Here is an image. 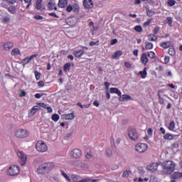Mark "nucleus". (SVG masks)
Segmentation results:
<instances>
[{"mask_svg":"<svg viewBox=\"0 0 182 182\" xmlns=\"http://www.w3.org/2000/svg\"><path fill=\"white\" fill-rule=\"evenodd\" d=\"M21 53V51L18 48H14L11 50V55L12 56H16V55H19Z\"/></svg>","mask_w":182,"mask_h":182,"instance_id":"obj_33","label":"nucleus"},{"mask_svg":"<svg viewBox=\"0 0 182 182\" xmlns=\"http://www.w3.org/2000/svg\"><path fill=\"white\" fill-rule=\"evenodd\" d=\"M117 43V39H112L111 41V45H116Z\"/></svg>","mask_w":182,"mask_h":182,"instance_id":"obj_64","label":"nucleus"},{"mask_svg":"<svg viewBox=\"0 0 182 182\" xmlns=\"http://www.w3.org/2000/svg\"><path fill=\"white\" fill-rule=\"evenodd\" d=\"M145 49H146V50H150V49H153V43L146 42L145 43Z\"/></svg>","mask_w":182,"mask_h":182,"instance_id":"obj_36","label":"nucleus"},{"mask_svg":"<svg viewBox=\"0 0 182 182\" xmlns=\"http://www.w3.org/2000/svg\"><path fill=\"white\" fill-rule=\"evenodd\" d=\"M66 5H68V0H59L58 6L59 8H65Z\"/></svg>","mask_w":182,"mask_h":182,"instance_id":"obj_22","label":"nucleus"},{"mask_svg":"<svg viewBox=\"0 0 182 182\" xmlns=\"http://www.w3.org/2000/svg\"><path fill=\"white\" fill-rule=\"evenodd\" d=\"M3 48L4 50H9L14 48V43L12 42H6L3 45Z\"/></svg>","mask_w":182,"mask_h":182,"instance_id":"obj_16","label":"nucleus"},{"mask_svg":"<svg viewBox=\"0 0 182 182\" xmlns=\"http://www.w3.org/2000/svg\"><path fill=\"white\" fill-rule=\"evenodd\" d=\"M34 74H35L36 80H39V79H41V74H40V73L38 72V71H35Z\"/></svg>","mask_w":182,"mask_h":182,"instance_id":"obj_51","label":"nucleus"},{"mask_svg":"<svg viewBox=\"0 0 182 182\" xmlns=\"http://www.w3.org/2000/svg\"><path fill=\"white\" fill-rule=\"evenodd\" d=\"M141 62L143 65H147V62H149V58H147V55H146V53H143L141 55Z\"/></svg>","mask_w":182,"mask_h":182,"instance_id":"obj_19","label":"nucleus"},{"mask_svg":"<svg viewBox=\"0 0 182 182\" xmlns=\"http://www.w3.org/2000/svg\"><path fill=\"white\" fill-rule=\"evenodd\" d=\"M19 166H16V165H12L11 166L8 171L7 173L9 174V176H18V174H19Z\"/></svg>","mask_w":182,"mask_h":182,"instance_id":"obj_7","label":"nucleus"},{"mask_svg":"<svg viewBox=\"0 0 182 182\" xmlns=\"http://www.w3.org/2000/svg\"><path fill=\"white\" fill-rule=\"evenodd\" d=\"M166 21H168V23L169 26H171V25L173 23V18L167 17Z\"/></svg>","mask_w":182,"mask_h":182,"instance_id":"obj_50","label":"nucleus"},{"mask_svg":"<svg viewBox=\"0 0 182 182\" xmlns=\"http://www.w3.org/2000/svg\"><path fill=\"white\" fill-rule=\"evenodd\" d=\"M19 96H20V97H24V96H26V92H25V90H21L20 91Z\"/></svg>","mask_w":182,"mask_h":182,"instance_id":"obj_53","label":"nucleus"},{"mask_svg":"<svg viewBox=\"0 0 182 182\" xmlns=\"http://www.w3.org/2000/svg\"><path fill=\"white\" fill-rule=\"evenodd\" d=\"M8 11L9 12H10V14H12L13 15H15V14H16V9L14 6L9 7Z\"/></svg>","mask_w":182,"mask_h":182,"instance_id":"obj_35","label":"nucleus"},{"mask_svg":"<svg viewBox=\"0 0 182 182\" xmlns=\"http://www.w3.org/2000/svg\"><path fill=\"white\" fill-rule=\"evenodd\" d=\"M160 166H161L164 174H171L176 170V162L173 161L168 160L162 163L160 162Z\"/></svg>","mask_w":182,"mask_h":182,"instance_id":"obj_1","label":"nucleus"},{"mask_svg":"<svg viewBox=\"0 0 182 182\" xmlns=\"http://www.w3.org/2000/svg\"><path fill=\"white\" fill-rule=\"evenodd\" d=\"M168 129L171 132H174V129H176V122H174V121H171L169 123V126L168 127Z\"/></svg>","mask_w":182,"mask_h":182,"instance_id":"obj_26","label":"nucleus"},{"mask_svg":"<svg viewBox=\"0 0 182 182\" xmlns=\"http://www.w3.org/2000/svg\"><path fill=\"white\" fill-rule=\"evenodd\" d=\"M105 154L106 156H107V157H110V156H112V149H107L105 151Z\"/></svg>","mask_w":182,"mask_h":182,"instance_id":"obj_47","label":"nucleus"},{"mask_svg":"<svg viewBox=\"0 0 182 182\" xmlns=\"http://www.w3.org/2000/svg\"><path fill=\"white\" fill-rule=\"evenodd\" d=\"M48 9L50 11H58V7H56V1L55 0H48V4H47Z\"/></svg>","mask_w":182,"mask_h":182,"instance_id":"obj_12","label":"nucleus"},{"mask_svg":"<svg viewBox=\"0 0 182 182\" xmlns=\"http://www.w3.org/2000/svg\"><path fill=\"white\" fill-rule=\"evenodd\" d=\"M83 5L86 9L93 8V1L92 0H84Z\"/></svg>","mask_w":182,"mask_h":182,"instance_id":"obj_13","label":"nucleus"},{"mask_svg":"<svg viewBox=\"0 0 182 182\" xmlns=\"http://www.w3.org/2000/svg\"><path fill=\"white\" fill-rule=\"evenodd\" d=\"M110 93H115L118 96H122V91L119 90L118 88L116 87H111L109 90Z\"/></svg>","mask_w":182,"mask_h":182,"instance_id":"obj_20","label":"nucleus"},{"mask_svg":"<svg viewBox=\"0 0 182 182\" xmlns=\"http://www.w3.org/2000/svg\"><path fill=\"white\" fill-rule=\"evenodd\" d=\"M170 62V57L169 56H166L164 58V63H168Z\"/></svg>","mask_w":182,"mask_h":182,"instance_id":"obj_62","label":"nucleus"},{"mask_svg":"<svg viewBox=\"0 0 182 182\" xmlns=\"http://www.w3.org/2000/svg\"><path fill=\"white\" fill-rule=\"evenodd\" d=\"M39 109H41V107L38 105L33 107L31 109L29 115L33 116L34 114H36V112H38V110H39Z\"/></svg>","mask_w":182,"mask_h":182,"instance_id":"obj_17","label":"nucleus"},{"mask_svg":"<svg viewBox=\"0 0 182 182\" xmlns=\"http://www.w3.org/2000/svg\"><path fill=\"white\" fill-rule=\"evenodd\" d=\"M66 11L67 12H72V11H73V6L72 5L68 6Z\"/></svg>","mask_w":182,"mask_h":182,"instance_id":"obj_56","label":"nucleus"},{"mask_svg":"<svg viewBox=\"0 0 182 182\" xmlns=\"http://www.w3.org/2000/svg\"><path fill=\"white\" fill-rule=\"evenodd\" d=\"M36 9L39 11H43V7H42V3L36 4Z\"/></svg>","mask_w":182,"mask_h":182,"instance_id":"obj_43","label":"nucleus"},{"mask_svg":"<svg viewBox=\"0 0 182 182\" xmlns=\"http://www.w3.org/2000/svg\"><path fill=\"white\" fill-rule=\"evenodd\" d=\"M72 6L73 12H79L80 7L77 4H74L73 5H72Z\"/></svg>","mask_w":182,"mask_h":182,"instance_id":"obj_38","label":"nucleus"},{"mask_svg":"<svg viewBox=\"0 0 182 182\" xmlns=\"http://www.w3.org/2000/svg\"><path fill=\"white\" fill-rule=\"evenodd\" d=\"M128 136L132 141H136L139 139V132L136 129H130L128 131Z\"/></svg>","mask_w":182,"mask_h":182,"instance_id":"obj_6","label":"nucleus"},{"mask_svg":"<svg viewBox=\"0 0 182 182\" xmlns=\"http://www.w3.org/2000/svg\"><path fill=\"white\" fill-rule=\"evenodd\" d=\"M65 22L69 26H75L76 23V19L75 17H70L66 19Z\"/></svg>","mask_w":182,"mask_h":182,"instance_id":"obj_14","label":"nucleus"},{"mask_svg":"<svg viewBox=\"0 0 182 182\" xmlns=\"http://www.w3.org/2000/svg\"><path fill=\"white\" fill-rule=\"evenodd\" d=\"M160 46L164 49H167L171 46V43L170 41L161 42Z\"/></svg>","mask_w":182,"mask_h":182,"instance_id":"obj_24","label":"nucleus"},{"mask_svg":"<svg viewBox=\"0 0 182 182\" xmlns=\"http://www.w3.org/2000/svg\"><path fill=\"white\" fill-rule=\"evenodd\" d=\"M18 157L19 159L20 164L21 166H25L26 164V161L28 160V156L23 152L19 151L17 152Z\"/></svg>","mask_w":182,"mask_h":182,"instance_id":"obj_9","label":"nucleus"},{"mask_svg":"<svg viewBox=\"0 0 182 182\" xmlns=\"http://www.w3.org/2000/svg\"><path fill=\"white\" fill-rule=\"evenodd\" d=\"M171 178H173V180H178V178H182V172H173L171 174Z\"/></svg>","mask_w":182,"mask_h":182,"instance_id":"obj_15","label":"nucleus"},{"mask_svg":"<svg viewBox=\"0 0 182 182\" xmlns=\"http://www.w3.org/2000/svg\"><path fill=\"white\" fill-rule=\"evenodd\" d=\"M38 87H43V86H45V83L43 82V81H40L38 82Z\"/></svg>","mask_w":182,"mask_h":182,"instance_id":"obj_61","label":"nucleus"},{"mask_svg":"<svg viewBox=\"0 0 182 182\" xmlns=\"http://www.w3.org/2000/svg\"><path fill=\"white\" fill-rule=\"evenodd\" d=\"M132 100V97L127 95H119V100L120 102H124L125 100Z\"/></svg>","mask_w":182,"mask_h":182,"instance_id":"obj_25","label":"nucleus"},{"mask_svg":"<svg viewBox=\"0 0 182 182\" xmlns=\"http://www.w3.org/2000/svg\"><path fill=\"white\" fill-rule=\"evenodd\" d=\"M84 53L85 52L83 50H79L74 52V55L76 58H80V56H82Z\"/></svg>","mask_w":182,"mask_h":182,"instance_id":"obj_29","label":"nucleus"},{"mask_svg":"<svg viewBox=\"0 0 182 182\" xmlns=\"http://www.w3.org/2000/svg\"><path fill=\"white\" fill-rule=\"evenodd\" d=\"M36 149L40 153H45V151H48V145L43 141H38L36 144Z\"/></svg>","mask_w":182,"mask_h":182,"instance_id":"obj_4","label":"nucleus"},{"mask_svg":"<svg viewBox=\"0 0 182 182\" xmlns=\"http://www.w3.org/2000/svg\"><path fill=\"white\" fill-rule=\"evenodd\" d=\"M34 18L36 19L37 21H42V19H43V16L36 15L34 16Z\"/></svg>","mask_w":182,"mask_h":182,"instance_id":"obj_55","label":"nucleus"},{"mask_svg":"<svg viewBox=\"0 0 182 182\" xmlns=\"http://www.w3.org/2000/svg\"><path fill=\"white\" fill-rule=\"evenodd\" d=\"M31 58L29 57H27L24 59H23L22 60V63L23 65H27V63H29V62H31Z\"/></svg>","mask_w":182,"mask_h":182,"instance_id":"obj_42","label":"nucleus"},{"mask_svg":"<svg viewBox=\"0 0 182 182\" xmlns=\"http://www.w3.org/2000/svg\"><path fill=\"white\" fill-rule=\"evenodd\" d=\"M168 6H174L176 5V1L175 0H168L167 2Z\"/></svg>","mask_w":182,"mask_h":182,"instance_id":"obj_45","label":"nucleus"},{"mask_svg":"<svg viewBox=\"0 0 182 182\" xmlns=\"http://www.w3.org/2000/svg\"><path fill=\"white\" fill-rule=\"evenodd\" d=\"M72 179L74 182H97L99 181V179H90L89 177L83 178L82 179V177L79 175L73 174L72 175Z\"/></svg>","mask_w":182,"mask_h":182,"instance_id":"obj_3","label":"nucleus"},{"mask_svg":"<svg viewBox=\"0 0 182 182\" xmlns=\"http://www.w3.org/2000/svg\"><path fill=\"white\" fill-rule=\"evenodd\" d=\"M159 166H160V162L159 163H152L146 166L147 170L154 173V171H157V168H159Z\"/></svg>","mask_w":182,"mask_h":182,"instance_id":"obj_11","label":"nucleus"},{"mask_svg":"<svg viewBox=\"0 0 182 182\" xmlns=\"http://www.w3.org/2000/svg\"><path fill=\"white\" fill-rule=\"evenodd\" d=\"M38 105L40 106V107H43V109H46L47 107L46 104L43 102H38Z\"/></svg>","mask_w":182,"mask_h":182,"instance_id":"obj_54","label":"nucleus"},{"mask_svg":"<svg viewBox=\"0 0 182 182\" xmlns=\"http://www.w3.org/2000/svg\"><path fill=\"white\" fill-rule=\"evenodd\" d=\"M149 146L146 143H138L135 145V150L137 153H144L147 151Z\"/></svg>","mask_w":182,"mask_h":182,"instance_id":"obj_5","label":"nucleus"},{"mask_svg":"<svg viewBox=\"0 0 182 182\" xmlns=\"http://www.w3.org/2000/svg\"><path fill=\"white\" fill-rule=\"evenodd\" d=\"M148 56L149 58H151V59H154V58H156V53L153 51H150L148 53Z\"/></svg>","mask_w":182,"mask_h":182,"instance_id":"obj_44","label":"nucleus"},{"mask_svg":"<svg viewBox=\"0 0 182 182\" xmlns=\"http://www.w3.org/2000/svg\"><path fill=\"white\" fill-rule=\"evenodd\" d=\"M147 134L149 136H151L153 134V129L151 128H149L147 129Z\"/></svg>","mask_w":182,"mask_h":182,"instance_id":"obj_59","label":"nucleus"},{"mask_svg":"<svg viewBox=\"0 0 182 182\" xmlns=\"http://www.w3.org/2000/svg\"><path fill=\"white\" fill-rule=\"evenodd\" d=\"M159 103L160 105H164V100L159 95Z\"/></svg>","mask_w":182,"mask_h":182,"instance_id":"obj_58","label":"nucleus"},{"mask_svg":"<svg viewBox=\"0 0 182 182\" xmlns=\"http://www.w3.org/2000/svg\"><path fill=\"white\" fill-rule=\"evenodd\" d=\"M159 32H160V27L156 26L154 28V35H157V33H159Z\"/></svg>","mask_w":182,"mask_h":182,"instance_id":"obj_48","label":"nucleus"},{"mask_svg":"<svg viewBox=\"0 0 182 182\" xmlns=\"http://www.w3.org/2000/svg\"><path fill=\"white\" fill-rule=\"evenodd\" d=\"M70 155L74 159H80L82 157V151L79 149H75L70 151Z\"/></svg>","mask_w":182,"mask_h":182,"instance_id":"obj_10","label":"nucleus"},{"mask_svg":"<svg viewBox=\"0 0 182 182\" xmlns=\"http://www.w3.org/2000/svg\"><path fill=\"white\" fill-rule=\"evenodd\" d=\"M50 181L51 182H63V181H62L60 178H59V177L56 176H51Z\"/></svg>","mask_w":182,"mask_h":182,"instance_id":"obj_28","label":"nucleus"},{"mask_svg":"<svg viewBox=\"0 0 182 182\" xmlns=\"http://www.w3.org/2000/svg\"><path fill=\"white\" fill-rule=\"evenodd\" d=\"M134 29H135L136 32H141L143 31V28L140 26H136L134 27Z\"/></svg>","mask_w":182,"mask_h":182,"instance_id":"obj_49","label":"nucleus"},{"mask_svg":"<svg viewBox=\"0 0 182 182\" xmlns=\"http://www.w3.org/2000/svg\"><path fill=\"white\" fill-rule=\"evenodd\" d=\"M42 96H43V94L37 93L35 95L36 99H41L42 97Z\"/></svg>","mask_w":182,"mask_h":182,"instance_id":"obj_60","label":"nucleus"},{"mask_svg":"<svg viewBox=\"0 0 182 182\" xmlns=\"http://www.w3.org/2000/svg\"><path fill=\"white\" fill-rule=\"evenodd\" d=\"M129 174H130V171H124L122 174V177H125V178L129 177Z\"/></svg>","mask_w":182,"mask_h":182,"instance_id":"obj_52","label":"nucleus"},{"mask_svg":"<svg viewBox=\"0 0 182 182\" xmlns=\"http://www.w3.org/2000/svg\"><path fill=\"white\" fill-rule=\"evenodd\" d=\"M3 22L4 23H9L11 22V15L7 14L6 16L3 18Z\"/></svg>","mask_w":182,"mask_h":182,"instance_id":"obj_31","label":"nucleus"},{"mask_svg":"<svg viewBox=\"0 0 182 182\" xmlns=\"http://www.w3.org/2000/svg\"><path fill=\"white\" fill-rule=\"evenodd\" d=\"M63 119L65 120H73L75 119V114L73 113H70L63 115Z\"/></svg>","mask_w":182,"mask_h":182,"instance_id":"obj_18","label":"nucleus"},{"mask_svg":"<svg viewBox=\"0 0 182 182\" xmlns=\"http://www.w3.org/2000/svg\"><path fill=\"white\" fill-rule=\"evenodd\" d=\"M15 135L18 139H23L29 136V132H28V130L20 129L16 132Z\"/></svg>","mask_w":182,"mask_h":182,"instance_id":"obj_8","label":"nucleus"},{"mask_svg":"<svg viewBox=\"0 0 182 182\" xmlns=\"http://www.w3.org/2000/svg\"><path fill=\"white\" fill-rule=\"evenodd\" d=\"M155 14H156V12H154V11L150 10L149 9H146L147 16H149V17L154 16Z\"/></svg>","mask_w":182,"mask_h":182,"instance_id":"obj_34","label":"nucleus"},{"mask_svg":"<svg viewBox=\"0 0 182 182\" xmlns=\"http://www.w3.org/2000/svg\"><path fill=\"white\" fill-rule=\"evenodd\" d=\"M53 168H55V164L53 162L43 163L37 168V173L41 175L46 174V173L52 171Z\"/></svg>","mask_w":182,"mask_h":182,"instance_id":"obj_2","label":"nucleus"},{"mask_svg":"<svg viewBox=\"0 0 182 182\" xmlns=\"http://www.w3.org/2000/svg\"><path fill=\"white\" fill-rule=\"evenodd\" d=\"M139 75H141L142 79H146V77L147 76V68H144V70L140 71Z\"/></svg>","mask_w":182,"mask_h":182,"instance_id":"obj_30","label":"nucleus"},{"mask_svg":"<svg viewBox=\"0 0 182 182\" xmlns=\"http://www.w3.org/2000/svg\"><path fill=\"white\" fill-rule=\"evenodd\" d=\"M122 55H123V53L120 50H117L112 55V59H119V58H120V56H122Z\"/></svg>","mask_w":182,"mask_h":182,"instance_id":"obj_27","label":"nucleus"},{"mask_svg":"<svg viewBox=\"0 0 182 182\" xmlns=\"http://www.w3.org/2000/svg\"><path fill=\"white\" fill-rule=\"evenodd\" d=\"M51 119L53 122H58V120H59V115H58V114H53Z\"/></svg>","mask_w":182,"mask_h":182,"instance_id":"obj_41","label":"nucleus"},{"mask_svg":"<svg viewBox=\"0 0 182 182\" xmlns=\"http://www.w3.org/2000/svg\"><path fill=\"white\" fill-rule=\"evenodd\" d=\"M60 173H61V175L63 176V177H64V178H65V180L68 181V182H71L72 180H73L72 178V176L70 178V176H69V175H67L66 173L63 171H60Z\"/></svg>","mask_w":182,"mask_h":182,"instance_id":"obj_23","label":"nucleus"},{"mask_svg":"<svg viewBox=\"0 0 182 182\" xmlns=\"http://www.w3.org/2000/svg\"><path fill=\"white\" fill-rule=\"evenodd\" d=\"M149 182H157V178L156 176H151Z\"/></svg>","mask_w":182,"mask_h":182,"instance_id":"obj_57","label":"nucleus"},{"mask_svg":"<svg viewBox=\"0 0 182 182\" xmlns=\"http://www.w3.org/2000/svg\"><path fill=\"white\" fill-rule=\"evenodd\" d=\"M174 136H173V134H169V133H166L164 136V139L165 140H173Z\"/></svg>","mask_w":182,"mask_h":182,"instance_id":"obj_32","label":"nucleus"},{"mask_svg":"<svg viewBox=\"0 0 182 182\" xmlns=\"http://www.w3.org/2000/svg\"><path fill=\"white\" fill-rule=\"evenodd\" d=\"M77 105L79 106V107H80L81 109H87L89 107H90V105H82V102H77Z\"/></svg>","mask_w":182,"mask_h":182,"instance_id":"obj_39","label":"nucleus"},{"mask_svg":"<svg viewBox=\"0 0 182 182\" xmlns=\"http://www.w3.org/2000/svg\"><path fill=\"white\" fill-rule=\"evenodd\" d=\"M168 53L171 55V56H174V55H176V50L174 49V48H170L168 49Z\"/></svg>","mask_w":182,"mask_h":182,"instance_id":"obj_37","label":"nucleus"},{"mask_svg":"<svg viewBox=\"0 0 182 182\" xmlns=\"http://www.w3.org/2000/svg\"><path fill=\"white\" fill-rule=\"evenodd\" d=\"M148 38V41H151V42H156V41H157V39H159V38L157 37V36L154 35V34H149L147 36Z\"/></svg>","mask_w":182,"mask_h":182,"instance_id":"obj_21","label":"nucleus"},{"mask_svg":"<svg viewBox=\"0 0 182 182\" xmlns=\"http://www.w3.org/2000/svg\"><path fill=\"white\" fill-rule=\"evenodd\" d=\"M151 21H153V20L151 18H150V19H148L147 21L144 23V28H147V26H149V25H150L151 23Z\"/></svg>","mask_w":182,"mask_h":182,"instance_id":"obj_46","label":"nucleus"},{"mask_svg":"<svg viewBox=\"0 0 182 182\" xmlns=\"http://www.w3.org/2000/svg\"><path fill=\"white\" fill-rule=\"evenodd\" d=\"M26 4H28L26 6L27 9L29 8V5H31V2H32V0H23Z\"/></svg>","mask_w":182,"mask_h":182,"instance_id":"obj_63","label":"nucleus"},{"mask_svg":"<svg viewBox=\"0 0 182 182\" xmlns=\"http://www.w3.org/2000/svg\"><path fill=\"white\" fill-rule=\"evenodd\" d=\"M70 66H71L70 63H65L64 65L65 72H68V71L70 70Z\"/></svg>","mask_w":182,"mask_h":182,"instance_id":"obj_40","label":"nucleus"}]
</instances>
